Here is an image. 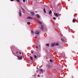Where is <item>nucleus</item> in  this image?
Listing matches in <instances>:
<instances>
[{"label":"nucleus","instance_id":"nucleus-1","mask_svg":"<svg viewBox=\"0 0 78 78\" xmlns=\"http://www.w3.org/2000/svg\"><path fill=\"white\" fill-rule=\"evenodd\" d=\"M35 33L36 34H39V32L37 30H36L35 31Z\"/></svg>","mask_w":78,"mask_h":78},{"label":"nucleus","instance_id":"nucleus-2","mask_svg":"<svg viewBox=\"0 0 78 78\" xmlns=\"http://www.w3.org/2000/svg\"><path fill=\"white\" fill-rule=\"evenodd\" d=\"M22 11L20 10H19V16H20V17H21L22 16V13L21 12Z\"/></svg>","mask_w":78,"mask_h":78},{"label":"nucleus","instance_id":"nucleus-3","mask_svg":"<svg viewBox=\"0 0 78 78\" xmlns=\"http://www.w3.org/2000/svg\"><path fill=\"white\" fill-rule=\"evenodd\" d=\"M59 16H61V15L58 14L57 13H56L55 14V16H56V17H59Z\"/></svg>","mask_w":78,"mask_h":78},{"label":"nucleus","instance_id":"nucleus-4","mask_svg":"<svg viewBox=\"0 0 78 78\" xmlns=\"http://www.w3.org/2000/svg\"><path fill=\"white\" fill-rule=\"evenodd\" d=\"M27 19H33V18L30 17V16H28L27 18Z\"/></svg>","mask_w":78,"mask_h":78},{"label":"nucleus","instance_id":"nucleus-5","mask_svg":"<svg viewBox=\"0 0 78 78\" xmlns=\"http://www.w3.org/2000/svg\"><path fill=\"white\" fill-rule=\"evenodd\" d=\"M17 57L18 58H19L20 59H22V56H21L20 57L19 56L17 55Z\"/></svg>","mask_w":78,"mask_h":78},{"label":"nucleus","instance_id":"nucleus-6","mask_svg":"<svg viewBox=\"0 0 78 78\" xmlns=\"http://www.w3.org/2000/svg\"><path fill=\"white\" fill-rule=\"evenodd\" d=\"M36 16L37 18H38V19H39V18H40V16H39V15L38 14H36Z\"/></svg>","mask_w":78,"mask_h":78},{"label":"nucleus","instance_id":"nucleus-7","mask_svg":"<svg viewBox=\"0 0 78 78\" xmlns=\"http://www.w3.org/2000/svg\"><path fill=\"white\" fill-rule=\"evenodd\" d=\"M30 14H31L32 16H34V12H30Z\"/></svg>","mask_w":78,"mask_h":78},{"label":"nucleus","instance_id":"nucleus-8","mask_svg":"<svg viewBox=\"0 0 78 78\" xmlns=\"http://www.w3.org/2000/svg\"><path fill=\"white\" fill-rule=\"evenodd\" d=\"M55 43H52L51 44V47H54L55 46Z\"/></svg>","mask_w":78,"mask_h":78},{"label":"nucleus","instance_id":"nucleus-9","mask_svg":"<svg viewBox=\"0 0 78 78\" xmlns=\"http://www.w3.org/2000/svg\"><path fill=\"white\" fill-rule=\"evenodd\" d=\"M76 22V19H73V23H74V22Z\"/></svg>","mask_w":78,"mask_h":78},{"label":"nucleus","instance_id":"nucleus-10","mask_svg":"<svg viewBox=\"0 0 78 78\" xmlns=\"http://www.w3.org/2000/svg\"><path fill=\"white\" fill-rule=\"evenodd\" d=\"M38 23H39V24H40V25H41L42 23L41 22L39 21H38Z\"/></svg>","mask_w":78,"mask_h":78},{"label":"nucleus","instance_id":"nucleus-11","mask_svg":"<svg viewBox=\"0 0 78 78\" xmlns=\"http://www.w3.org/2000/svg\"><path fill=\"white\" fill-rule=\"evenodd\" d=\"M41 27L42 30H44V27H43V26H42V25H41Z\"/></svg>","mask_w":78,"mask_h":78},{"label":"nucleus","instance_id":"nucleus-12","mask_svg":"<svg viewBox=\"0 0 78 78\" xmlns=\"http://www.w3.org/2000/svg\"><path fill=\"white\" fill-rule=\"evenodd\" d=\"M30 58L31 61H33V57L30 56Z\"/></svg>","mask_w":78,"mask_h":78},{"label":"nucleus","instance_id":"nucleus-13","mask_svg":"<svg viewBox=\"0 0 78 78\" xmlns=\"http://www.w3.org/2000/svg\"><path fill=\"white\" fill-rule=\"evenodd\" d=\"M31 34H34V31L33 30H31Z\"/></svg>","mask_w":78,"mask_h":78},{"label":"nucleus","instance_id":"nucleus-14","mask_svg":"<svg viewBox=\"0 0 78 78\" xmlns=\"http://www.w3.org/2000/svg\"><path fill=\"white\" fill-rule=\"evenodd\" d=\"M52 13V12H51V10L49 12V14H51Z\"/></svg>","mask_w":78,"mask_h":78},{"label":"nucleus","instance_id":"nucleus-15","mask_svg":"<svg viewBox=\"0 0 78 78\" xmlns=\"http://www.w3.org/2000/svg\"><path fill=\"white\" fill-rule=\"evenodd\" d=\"M44 12L45 13H46L47 12H46V11H45V8H44Z\"/></svg>","mask_w":78,"mask_h":78},{"label":"nucleus","instance_id":"nucleus-16","mask_svg":"<svg viewBox=\"0 0 78 78\" xmlns=\"http://www.w3.org/2000/svg\"><path fill=\"white\" fill-rule=\"evenodd\" d=\"M62 41V42H64V41H65V40H64V39H63V38H61V39Z\"/></svg>","mask_w":78,"mask_h":78},{"label":"nucleus","instance_id":"nucleus-17","mask_svg":"<svg viewBox=\"0 0 78 78\" xmlns=\"http://www.w3.org/2000/svg\"><path fill=\"white\" fill-rule=\"evenodd\" d=\"M59 45V43H56L55 45L56 46V45Z\"/></svg>","mask_w":78,"mask_h":78},{"label":"nucleus","instance_id":"nucleus-18","mask_svg":"<svg viewBox=\"0 0 78 78\" xmlns=\"http://www.w3.org/2000/svg\"><path fill=\"white\" fill-rule=\"evenodd\" d=\"M30 22H28L27 23V24H28V25H30Z\"/></svg>","mask_w":78,"mask_h":78},{"label":"nucleus","instance_id":"nucleus-19","mask_svg":"<svg viewBox=\"0 0 78 78\" xmlns=\"http://www.w3.org/2000/svg\"><path fill=\"white\" fill-rule=\"evenodd\" d=\"M46 46H49V44H46Z\"/></svg>","mask_w":78,"mask_h":78},{"label":"nucleus","instance_id":"nucleus-20","mask_svg":"<svg viewBox=\"0 0 78 78\" xmlns=\"http://www.w3.org/2000/svg\"><path fill=\"white\" fill-rule=\"evenodd\" d=\"M34 57L36 59V58H37V56L36 55H35L34 56Z\"/></svg>","mask_w":78,"mask_h":78},{"label":"nucleus","instance_id":"nucleus-21","mask_svg":"<svg viewBox=\"0 0 78 78\" xmlns=\"http://www.w3.org/2000/svg\"><path fill=\"white\" fill-rule=\"evenodd\" d=\"M50 62H53V60H52L51 59H50Z\"/></svg>","mask_w":78,"mask_h":78},{"label":"nucleus","instance_id":"nucleus-22","mask_svg":"<svg viewBox=\"0 0 78 78\" xmlns=\"http://www.w3.org/2000/svg\"><path fill=\"white\" fill-rule=\"evenodd\" d=\"M40 71H41V72H43V70H42V69H40Z\"/></svg>","mask_w":78,"mask_h":78},{"label":"nucleus","instance_id":"nucleus-23","mask_svg":"<svg viewBox=\"0 0 78 78\" xmlns=\"http://www.w3.org/2000/svg\"><path fill=\"white\" fill-rule=\"evenodd\" d=\"M56 18L55 17L53 18V19H54V20H56Z\"/></svg>","mask_w":78,"mask_h":78},{"label":"nucleus","instance_id":"nucleus-24","mask_svg":"<svg viewBox=\"0 0 78 78\" xmlns=\"http://www.w3.org/2000/svg\"><path fill=\"white\" fill-rule=\"evenodd\" d=\"M16 1L18 2H20V1L19 0H16Z\"/></svg>","mask_w":78,"mask_h":78},{"label":"nucleus","instance_id":"nucleus-25","mask_svg":"<svg viewBox=\"0 0 78 78\" xmlns=\"http://www.w3.org/2000/svg\"><path fill=\"white\" fill-rule=\"evenodd\" d=\"M22 10H23V11H24V9H23V8H22Z\"/></svg>","mask_w":78,"mask_h":78},{"label":"nucleus","instance_id":"nucleus-26","mask_svg":"<svg viewBox=\"0 0 78 78\" xmlns=\"http://www.w3.org/2000/svg\"><path fill=\"white\" fill-rule=\"evenodd\" d=\"M23 2H25V0H23Z\"/></svg>","mask_w":78,"mask_h":78},{"label":"nucleus","instance_id":"nucleus-27","mask_svg":"<svg viewBox=\"0 0 78 78\" xmlns=\"http://www.w3.org/2000/svg\"><path fill=\"white\" fill-rule=\"evenodd\" d=\"M19 53V52H16V53Z\"/></svg>","mask_w":78,"mask_h":78},{"label":"nucleus","instance_id":"nucleus-28","mask_svg":"<svg viewBox=\"0 0 78 78\" xmlns=\"http://www.w3.org/2000/svg\"><path fill=\"white\" fill-rule=\"evenodd\" d=\"M34 38H35V39H36V38H37V37H34Z\"/></svg>","mask_w":78,"mask_h":78},{"label":"nucleus","instance_id":"nucleus-29","mask_svg":"<svg viewBox=\"0 0 78 78\" xmlns=\"http://www.w3.org/2000/svg\"><path fill=\"white\" fill-rule=\"evenodd\" d=\"M19 54H20V55H21V54H22V53H21V52H19Z\"/></svg>","mask_w":78,"mask_h":78},{"label":"nucleus","instance_id":"nucleus-30","mask_svg":"<svg viewBox=\"0 0 78 78\" xmlns=\"http://www.w3.org/2000/svg\"><path fill=\"white\" fill-rule=\"evenodd\" d=\"M33 51H32L31 52V53L33 54Z\"/></svg>","mask_w":78,"mask_h":78},{"label":"nucleus","instance_id":"nucleus-31","mask_svg":"<svg viewBox=\"0 0 78 78\" xmlns=\"http://www.w3.org/2000/svg\"><path fill=\"white\" fill-rule=\"evenodd\" d=\"M10 1H11V2H13V0H10Z\"/></svg>","mask_w":78,"mask_h":78},{"label":"nucleus","instance_id":"nucleus-32","mask_svg":"<svg viewBox=\"0 0 78 78\" xmlns=\"http://www.w3.org/2000/svg\"><path fill=\"white\" fill-rule=\"evenodd\" d=\"M38 47V46H36V48H37Z\"/></svg>","mask_w":78,"mask_h":78},{"label":"nucleus","instance_id":"nucleus-33","mask_svg":"<svg viewBox=\"0 0 78 78\" xmlns=\"http://www.w3.org/2000/svg\"><path fill=\"white\" fill-rule=\"evenodd\" d=\"M38 76L39 77V76H40V75H39V74L38 75Z\"/></svg>","mask_w":78,"mask_h":78},{"label":"nucleus","instance_id":"nucleus-34","mask_svg":"<svg viewBox=\"0 0 78 78\" xmlns=\"http://www.w3.org/2000/svg\"><path fill=\"white\" fill-rule=\"evenodd\" d=\"M77 62L78 63V60H77Z\"/></svg>","mask_w":78,"mask_h":78},{"label":"nucleus","instance_id":"nucleus-35","mask_svg":"<svg viewBox=\"0 0 78 78\" xmlns=\"http://www.w3.org/2000/svg\"><path fill=\"white\" fill-rule=\"evenodd\" d=\"M54 15H55V13H54Z\"/></svg>","mask_w":78,"mask_h":78},{"label":"nucleus","instance_id":"nucleus-36","mask_svg":"<svg viewBox=\"0 0 78 78\" xmlns=\"http://www.w3.org/2000/svg\"><path fill=\"white\" fill-rule=\"evenodd\" d=\"M37 69H38V67H37Z\"/></svg>","mask_w":78,"mask_h":78},{"label":"nucleus","instance_id":"nucleus-37","mask_svg":"<svg viewBox=\"0 0 78 78\" xmlns=\"http://www.w3.org/2000/svg\"><path fill=\"white\" fill-rule=\"evenodd\" d=\"M34 76H35V75H34Z\"/></svg>","mask_w":78,"mask_h":78}]
</instances>
